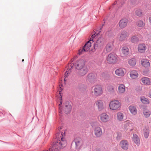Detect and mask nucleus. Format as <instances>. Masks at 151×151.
<instances>
[{
    "mask_svg": "<svg viewBox=\"0 0 151 151\" xmlns=\"http://www.w3.org/2000/svg\"><path fill=\"white\" fill-rule=\"evenodd\" d=\"M65 132L63 131L61 132L62 136H60V139L53 144L50 148L51 151H59L61 149L65 147L66 145V142L65 138L63 137L65 135Z\"/></svg>",
    "mask_w": 151,
    "mask_h": 151,
    "instance_id": "1",
    "label": "nucleus"
},
{
    "mask_svg": "<svg viewBox=\"0 0 151 151\" xmlns=\"http://www.w3.org/2000/svg\"><path fill=\"white\" fill-rule=\"evenodd\" d=\"M98 36L97 34L96 35H95V34L91 36V38H92V41L93 42L96 41V43L94 44V48L95 49L100 48L104 45L103 38L101 37H99L96 40H95V39L98 37Z\"/></svg>",
    "mask_w": 151,
    "mask_h": 151,
    "instance_id": "2",
    "label": "nucleus"
},
{
    "mask_svg": "<svg viewBox=\"0 0 151 151\" xmlns=\"http://www.w3.org/2000/svg\"><path fill=\"white\" fill-rule=\"evenodd\" d=\"M121 104L118 100H114L111 101L109 103V109L111 111H117L120 109Z\"/></svg>",
    "mask_w": 151,
    "mask_h": 151,
    "instance_id": "3",
    "label": "nucleus"
},
{
    "mask_svg": "<svg viewBox=\"0 0 151 151\" xmlns=\"http://www.w3.org/2000/svg\"><path fill=\"white\" fill-rule=\"evenodd\" d=\"M118 61L117 55L114 53H110L106 58V62L109 64H115L117 63Z\"/></svg>",
    "mask_w": 151,
    "mask_h": 151,
    "instance_id": "4",
    "label": "nucleus"
},
{
    "mask_svg": "<svg viewBox=\"0 0 151 151\" xmlns=\"http://www.w3.org/2000/svg\"><path fill=\"white\" fill-rule=\"evenodd\" d=\"M103 92V90L101 86L99 85H97L94 86L91 93L94 96L97 97L101 95Z\"/></svg>",
    "mask_w": 151,
    "mask_h": 151,
    "instance_id": "5",
    "label": "nucleus"
},
{
    "mask_svg": "<svg viewBox=\"0 0 151 151\" xmlns=\"http://www.w3.org/2000/svg\"><path fill=\"white\" fill-rule=\"evenodd\" d=\"M91 39H90L86 42L82 49H81L79 50L78 53L79 55L84 53L85 52H88L91 46V42L92 41V40Z\"/></svg>",
    "mask_w": 151,
    "mask_h": 151,
    "instance_id": "6",
    "label": "nucleus"
},
{
    "mask_svg": "<svg viewBox=\"0 0 151 151\" xmlns=\"http://www.w3.org/2000/svg\"><path fill=\"white\" fill-rule=\"evenodd\" d=\"M94 106L99 111H101L105 108L104 102L101 100H98L95 101Z\"/></svg>",
    "mask_w": 151,
    "mask_h": 151,
    "instance_id": "7",
    "label": "nucleus"
},
{
    "mask_svg": "<svg viewBox=\"0 0 151 151\" xmlns=\"http://www.w3.org/2000/svg\"><path fill=\"white\" fill-rule=\"evenodd\" d=\"M133 124L132 122L129 120H127L124 122V130L125 132L128 130L131 131L132 130V128Z\"/></svg>",
    "mask_w": 151,
    "mask_h": 151,
    "instance_id": "8",
    "label": "nucleus"
},
{
    "mask_svg": "<svg viewBox=\"0 0 151 151\" xmlns=\"http://www.w3.org/2000/svg\"><path fill=\"white\" fill-rule=\"evenodd\" d=\"M94 133L96 137H100L102 135V130L100 125H97L94 127Z\"/></svg>",
    "mask_w": 151,
    "mask_h": 151,
    "instance_id": "9",
    "label": "nucleus"
},
{
    "mask_svg": "<svg viewBox=\"0 0 151 151\" xmlns=\"http://www.w3.org/2000/svg\"><path fill=\"white\" fill-rule=\"evenodd\" d=\"M100 122L102 123H106L109 120V116L106 113H103L101 114L99 116Z\"/></svg>",
    "mask_w": 151,
    "mask_h": 151,
    "instance_id": "10",
    "label": "nucleus"
},
{
    "mask_svg": "<svg viewBox=\"0 0 151 151\" xmlns=\"http://www.w3.org/2000/svg\"><path fill=\"white\" fill-rule=\"evenodd\" d=\"M71 109V106L69 102H66L64 104L63 110L65 113L66 114L69 113Z\"/></svg>",
    "mask_w": 151,
    "mask_h": 151,
    "instance_id": "11",
    "label": "nucleus"
},
{
    "mask_svg": "<svg viewBox=\"0 0 151 151\" xmlns=\"http://www.w3.org/2000/svg\"><path fill=\"white\" fill-rule=\"evenodd\" d=\"M119 145L122 149L127 150L128 149L129 144L127 140L124 139L120 141Z\"/></svg>",
    "mask_w": 151,
    "mask_h": 151,
    "instance_id": "12",
    "label": "nucleus"
},
{
    "mask_svg": "<svg viewBox=\"0 0 151 151\" xmlns=\"http://www.w3.org/2000/svg\"><path fill=\"white\" fill-rule=\"evenodd\" d=\"M129 36L128 32L125 30L121 32L119 35V39L120 41H122L126 40Z\"/></svg>",
    "mask_w": 151,
    "mask_h": 151,
    "instance_id": "13",
    "label": "nucleus"
},
{
    "mask_svg": "<svg viewBox=\"0 0 151 151\" xmlns=\"http://www.w3.org/2000/svg\"><path fill=\"white\" fill-rule=\"evenodd\" d=\"M85 62L83 60H79L76 61L75 63L76 68L78 70L85 66Z\"/></svg>",
    "mask_w": 151,
    "mask_h": 151,
    "instance_id": "14",
    "label": "nucleus"
},
{
    "mask_svg": "<svg viewBox=\"0 0 151 151\" xmlns=\"http://www.w3.org/2000/svg\"><path fill=\"white\" fill-rule=\"evenodd\" d=\"M126 91V87L123 84H120L118 87L117 92L119 94H122L125 93Z\"/></svg>",
    "mask_w": 151,
    "mask_h": 151,
    "instance_id": "15",
    "label": "nucleus"
},
{
    "mask_svg": "<svg viewBox=\"0 0 151 151\" xmlns=\"http://www.w3.org/2000/svg\"><path fill=\"white\" fill-rule=\"evenodd\" d=\"M147 48V46L145 44L140 43L138 45V51L139 53H144L145 52Z\"/></svg>",
    "mask_w": 151,
    "mask_h": 151,
    "instance_id": "16",
    "label": "nucleus"
},
{
    "mask_svg": "<svg viewBox=\"0 0 151 151\" xmlns=\"http://www.w3.org/2000/svg\"><path fill=\"white\" fill-rule=\"evenodd\" d=\"M78 70V74L80 76H84L87 73L88 71V69L87 67L85 66Z\"/></svg>",
    "mask_w": 151,
    "mask_h": 151,
    "instance_id": "17",
    "label": "nucleus"
},
{
    "mask_svg": "<svg viewBox=\"0 0 151 151\" xmlns=\"http://www.w3.org/2000/svg\"><path fill=\"white\" fill-rule=\"evenodd\" d=\"M128 20L127 19H121L118 23L119 27L122 29L126 27L128 24Z\"/></svg>",
    "mask_w": 151,
    "mask_h": 151,
    "instance_id": "18",
    "label": "nucleus"
},
{
    "mask_svg": "<svg viewBox=\"0 0 151 151\" xmlns=\"http://www.w3.org/2000/svg\"><path fill=\"white\" fill-rule=\"evenodd\" d=\"M115 73L118 76L122 77L125 74V69L122 68H118L115 70Z\"/></svg>",
    "mask_w": 151,
    "mask_h": 151,
    "instance_id": "19",
    "label": "nucleus"
},
{
    "mask_svg": "<svg viewBox=\"0 0 151 151\" xmlns=\"http://www.w3.org/2000/svg\"><path fill=\"white\" fill-rule=\"evenodd\" d=\"M116 117L117 120L119 122H122L125 120V118L124 114L121 112L116 113Z\"/></svg>",
    "mask_w": 151,
    "mask_h": 151,
    "instance_id": "20",
    "label": "nucleus"
},
{
    "mask_svg": "<svg viewBox=\"0 0 151 151\" xmlns=\"http://www.w3.org/2000/svg\"><path fill=\"white\" fill-rule=\"evenodd\" d=\"M142 83L145 85H149L150 84V79L147 77H143L140 79Z\"/></svg>",
    "mask_w": 151,
    "mask_h": 151,
    "instance_id": "21",
    "label": "nucleus"
},
{
    "mask_svg": "<svg viewBox=\"0 0 151 151\" xmlns=\"http://www.w3.org/2000/svg\"><path fill=\"white\" fill-rule=\"evenodd\" d=\"M130 76L132 79H136L139 76V74L138 72L135 70L131 71L129 73Z\"/></svg>",
    "mask_w": 151,
    "mask_h": 151,
    "instance_id": "22",
    "label": "nucleus"
},
{
    "mask_svg": "<svg viewBox=\"0 0 151 151\" xmlns=\"http://www.w3.org/2000/svg\"><path fill=\"white\" fill-rule=\"evenodd\" d=\"M141 63L142 66L145 68H148L150 66V63L149 60L146 59L142 60Z\"/></svg>",
    "mask_w": 151,
    "mask_h": 151,
    "instance_id": "23",
    "label": "nucleus"
},
{
    "mask_svg": "<svg viewBox=\"0 0 151 151\" xmlns=\"http://www.w3.org/2000/svg\"><path fill=\"white\" fill-rule=\"evenodd\" d=\"M132 139L133 142L137 145H139L140 143V140L137 135L136 134H133Z\"/></svg>",
    "mask_w": 151,
    "mask_h": 151,
    "instance_id": "24",
    "label": "nucleus"
},
{
    "mask_svg": "<svg viewBox=\"0 0 151 151\" xmlns=\"http://www.w3.org/2000/svg\"><path fill=\"white\" fill-rule=\"evenodd\" d=\"M142 113L144 117L147 118L151 115V111L148 109L144 108L143 109Z\"/></svg>",
    "mask_w": 151,
    "mask_h": 151,
    "instance_id": "25",
    "label": "nucleus"
},
{
    "mask_svg": "<svg viewBox=\"0 0 151 151\" xmlns=\"http://www.w3.org/2000/svg\"><path fill=\"white\" fill-rule=\"evenodd\" d=\"M130 113L133 115H135L137 113V110L135 106L131 105L128 108Z\"/></svg>",
    "mask_w": 151,
    "mask_h": 151,
    "instance_id": "26",
    "label": "nucleus"
},
{
    "mask_svg": "<svg viewBox=\"0 0 151 151\" xmlns=\"http://www.w3.org/2000/svg\"><path fill=\"white\" fill-rule=\"evenodd\" d=\"M121 52L124 55L127 56L129 54V50L127 46H124L122 48Z\"/></svg>",
    "mask_w": 151,
    "mask_h": 151,
    "instance_id": "27",
    "label": "nucleus"
},
{
    "mask_svg": "<svg viewBox=\"0 0 151 151\" xmlns=\"http://www.w3.org/2000/svg\"><path fill=\"white\" fill-rule=\"evenodd\" d=\"M113 44L111 43H108L106 46L105 49L106 51L108 52L112 50L113 48Z\"/></svg>",
    "mask_w": 151,
    "mask_h": 151,
    "instance_id": "28",
    "label": "nucleus"
},
{
    "mask_svg": "<svg viewBox=\"0 0 151 151\" xmlns=\"http://www.w3.org/2000/svg\"><path fill=\"white\" fill-rule=\"evenodd\" d=\"M68 68L67 69V71L65 72V76L64 77H65V78H64V80L65 81H66L65 78L68 76V75L70 74V73L71 72V69L72 68H73L72 64L70 63L69 65H68Z\"/></svg>",
    "mask_w": 151,
    "mask_h": 151,
    "instance_id": "29",
    "label": "nucleus"
},
{
    "mask_svg": "<svg viewBox=\"0 0 151 151\" xmlns=\"http://www.w3.org/2000/svg\"><path fill=\"white\" fill-rule=\"evenodd\" d=\"M75 142L77 148H80L82 144L81 139L80 138H76L75 139Z\"/></svg>",
    "mask_w": 151,
    "mask_h": 151,
    "instance_id": "30",
    "label": "nucleus"
},
{
    "mask_svg": "<svg viewBox=\"0 0 151 151\" xmlns=\"http://www.w3.org/2000/svg\"><path fill=\"white\" fill-rule=\"evenodd\" d=\"M128 64L131 66H135L137 63V61L136 59L132 58L128 60Z\"/></svg>",
    "mask_w": 151,
    "mask_h": 151,
    "instance_id": "31",
    "label": "nucleus"
},
{
    "mask_svg": "<svg viewBox=\"0 0 151 151\" xmlns=\"http://www.w3.org/2000/svg\"><path fill=\"white\" fill-rule=\"evenodd\" d=\"M140 100L143 104H148L150 103V101L148 99L144 96L140 97Z\"/></svg>",
    "mask_w": 151,
    "mask_h": 151,
    "instance_id": "32",
    "label": "nucleus"
},
{
    "mask_svg": "<svg viewBox=\"0 0 151 151\" xmlns=\"http://www.w3.org/2000/svg\"><path fill=\"white\" fill-rule=\"evenodd\" d=\"M135 15L139 17H141L143 15V10L141 9H137L135 12Z\"/></svg>",
    "mask_w": 151,
    "mask_h": 151,
    "instance_id": "33",
    "label": "nucleus"
},
{
    "mask_svg": "<svg viewBox=\"0 0 151 151\" xmlns=\"http://www.w3.org/2000/svg\"><path fill=\"white\" fill-rule=\"evenodd\" d=\"M145 24V22L142 20H139L136 22L137 25L139 27H143Z\"/></svg>",
    "mask_w": 151,
    "mask_h": 151,
    "instance_id": "34",
    "label": "nucleus"
},
{
    "mask_svg": "<svg viewBox=\"0 0 151 151\" xmlns=\"http://www.w3.org/2000/svg\"><path fill=\"white\" fill-rule=\"evenodd\" d=\"M143 134L144 137L146 138H147L149 135V131L148 129H143Z\"/></svg>",
    "mask_w": 151,
    "mask_h": 151,
    "instance_id": "35",
    "label": "nucleus"
},
{
    "mask_svg": "<svg viewBox=\"0 0 151 151\" xmlns=\"http://www.w3.org/2000/svg\"><path fill=\"white\" fill-rule=\"evenodd\" d=\"M107 89L108 91L110 93H113L115 91L114 87L111 85L108 86L107 87Z\"/></svg>",
    "mask_w": 151,
    "mask_h": 151,
    "instance_id": "36",
    "label": "nucleus"
},
{
    "mask_svg": "<svg viewBox=\"0 0 151 151\" xmlns=\"http://www.w3.org/2000/svg\"><path fill=\"white\" fill-rule=\"evenodd\" d=\"M139 41V38L136 36H133L131 38V41L133 43H136Z\"/></svg>",
    "mask_w": 151,
    "mask_h": 151,
    "instance_id": "37",
    "label": "nucleus"
},
{
    "mask_svg": "<svg viewBox=\"0 0 151 151\" xmlns=\"http://www.w3.org/2000/svg\"><path fill=\"white\" fill-rule=\"evenodd\" d=\"M88 78L89 81H92L94 79V77L93 74L92 73L89 74L88 76Z\"/></svg>",
    "mask_w": 151,
    "mask_h": 151,
    "instance_id": "38",
    "label": "nucleus"
},
{
    "mask_svg": "<svg viewBox=\"0 0 151 151\" xmlns=\"http://www.w3.org/2000/svg\"><path fill=\"white\" fill-rule=\"evenodd\" d=\"M62 85H60V86H59V89L58 90V92H59V93L60 94H61V93H60V92L62 91V88H61V87L62 86Z\"/></svg>",
    "mask_w": 151,
    "mask_h": 151,
    "instance_id": "39",
    "label": "nucleus"
},
{
    "mask_svg": "<svg viewBox=\"0 0 151 151\" xmlns=\"http://www.w3.org/2000/svg\"><path fill=\"white\" fill-rule=\"evenodd\" d=\"M63 127L62 126H60L58 128V130L59 131V132H61L62 131V129H63Z\"/></svg>",
    "mask_w": 151,
    "mask_h": 151,
    "instance_id": "40",
    "label": "nucleus"
},
{
    "mask_svg": "<svg viewBox=\"0 0 151 151\" xmlns=\"http://www.w3.org/2000/svg\"><path fill=\"white\" fill-rule=\"evenodd\" d=\"M62 104V101L61 100V101H60V104H59V109H60V108L61 107V105Z\"/></svg>",
    "mask_w": 151,
    "mask_h": 151,
    "instance_id": "41",
    "label": "nucleus"
},
{
    "mask_svg": "<svg viewBox=\"0 0 151 151\" xmlns=\"http://www.w3.org/2000/svg\"><path fill=\"white\" fill-rule=\"evenodd\" d=\"M149 22L150 24H151V16L148 19Z\"/></svg>",
    "mask_w": 151,
    "mask_h": 151,
    "instance_id": "42",
    "label": "nucleus"
},
{
    "mask_svg": "<svg viewBox=\"0 0 151 151\" xmlns=\"http://www.w3.org/2000/svg\"><path fill=\"white\" fill-rule=\"evenodd\" d=\"M96 151H101V150L100 148H97L96 149Z\"/></svg>",
    "mask_w": 151,
    "mask_h": 151,
    "instance_id": "43",
    "label": "nucleus"
},
{
    "mask_svg": "<svg viewBox=\"0 0 151 151\" xmlns=\"http://www.w3.org/2000/svg\"><path fill=\"white\" fill-rule=\"evenodd\" d=\"M148 96L149 97L151 98V91L150 92Z\"/></svg>",
    "mask_w": 151,
    "mask_h": 151,
    "instance_id": "44",
    "label": "nucleus"
},
{
    "mask_svg": "<svg viewBox=\"0 0 151 151\" xmlns=\"http://www.w3.org/2000/svg\"><path fill=\"white\" fill-rule=\"evenodd\" d=\"M24 59H22V62L24 61Z\"/></svg>",
    "mask_w": 151,
    "mask_h": 151,
    "instance_id": "45",
    "label": "nucleus"
},
{
    "mask_svg": "<svg viewBox=\"0 0 151 151\" xmlns=\"http://www.w3.org/2000/svg\"><path fill=\"white\" fill-rule=\"evenodd\" d=\"M116 4V3H115L114 2V4H113V5L114 4Z\"/></svg>",
    "mask_w": 151,
    "mask_h": 151,
    "instance_id": "46",
    "label": "nucleus"
},
{
    "mask_svg": "<svg viewBox=\"0 0 151 151\" xmlns=\"http://www.w3.org/2000/svg\"><path fill=\"white\" fill-rule=\"evenodd\" d=\"M74 58L73 59V60H74Z\"/></svg>",
    "mask_w": 151,
    "mask_h": 151,
    "instance_id": "47",
    "label": "nucleus"
}]
</instances>
